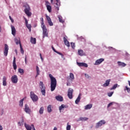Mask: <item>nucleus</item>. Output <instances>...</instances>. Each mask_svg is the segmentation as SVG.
<instances>
[{
    "label": "nucleus",
    "instance_id": "obj_1",
    "mask_svg": "<svg viewBox=\"0 0 130 130\" xmlns=\"http://www.w3.org/2000/svg\"><path fill=\"white\" fill-rule=\"evenodd\" d=\"M49 77L51 80V91L53 92L55 90V88H56V79L51 74H49Z\"/></svg>",
    "mask_w": 130,
    "mask_h": 130
},
{
    "label": "nucleus",
    "instance_id": "obj_2",
    "mask_svg": "<svg viewBox=\"0 0 130 130\" xmlns=\"http://www.w3.org/2000/svg\"><path fill=\"white\" fill-rule=\"evenodd\" d=\"M30 98L32 99L34 102L38 101V96L35 94L33 91L30 92Z\"/></svg>",
    "mask_w": 130,
    "mask_h": 130
},
{
    "label": "nucleus",
    "instance_id": "obj_3",
    "mask_svg": "<svg viewBox=\"0 0 130 130\" xmlns=\"http://www.w3.org/2000/svg\"><path fill=\"white\" fill-rule=\"evenodd\" d=\"M25 9H24V12L26 15H27L28 17H31V15H32V13L30 12V7L28 5H25Z\"/></svg>",
    "mask_w": 130,
    "mask_h": 130
},
{
    "label": "nucleus",
    "instance_id": "obj_4",
    "mask_svg": "<svg viewBox=\"0 0 130 130\" xmlns=\"http://www.w3.org/2000/svg\"><path fill=\"white\" fill-rule=\"evenodd\" d=\"M40 89H41V92L42 93V95L44 96H45V86H44V84H43V82L42 81H41L40 82Z\"/></svg>",
    "mask_w": 130,
    "mask_h": 130
},
{
    "label": "nucleus",
    "instance_id": "obj_5",
    "mask_svg": "<svg viewBox=\"0 0 130 130\" xmlns=\"http://www.w3.org/2000/svg\"><path fill=\"white\" fill-rule=\"evenodd\" d=\"M41 27L43 30V38H44V37H48V32H47V28H46V26H43Z\"/></svg>",
    "mask_w": 130,
    "mask_h": 130
},
{
    "label": "nucleus",
    "instance_id": "obj_6",
    "mask_svg": "<svg viewBox=\"0 0 130 130\" xmlns=\"http://www.w3.org/2000/svg\"><path fill=\"white\" fill-rule=\"evenodd\" d=\"M73 93H74V89L70 88L68 91V96L69 99H73Z\"/></svg>",
    "mask_w": 130,
    "mask_h": 130
},
{
    "label": "nucleus",
    "instance_id": "obj_7",
    "mask_svg": "<svg viewBox=\"0 0 130 130\" xmlns=\"http://www.w3.org/2000/svg\"><path fill=\"white\" fill-rule=\"evenodd\" d=\"M105 123H106V122H105V120H102L99 122H98V123H96L95 128H99L100 126L103 125V124H105Z\"/></svg>",
    "mask_w": 130,
    "mask_h": 130
},
{
    "label": "nucleus",
    "instance_id": "obj_8",
    "mask_svg": "<svg viewBox=\"0 0 130 130\" xmlns=\"http://www.w3.org/2000/svg\"><path fill=\"white\" fill-rule=\"evenodd\" d=\"M45 6L49 13H51L52 8H51V6H50V3L48 2V1H46Z\"/></svg>",
    "mask_w": 130,
    "mask_h": 130
},
{
    "label": "nucleus",
    "instance_id": "obj_9",
    "mask_svg": "<svg viewBox=\"0 0 130 130\" xmlns=\"http://www.w3.org/2000/svg\"><path fill=\"white\" fill-rule=\"evenodd\" d=\"M11 81L14 84H17L18 83V76L17 75H14L11 77Z\"/></svg>",
    "mask_w": 130,
    "mask_h": 130
},
{
    "label": "nucleus",
    "instance_id": "obj_10",
    "mask_svg": "<svg viewBox=\"0 0 130 130\" xmlns=\"http://www.w3.org/2000/svg\"><path fill=\"white\" fill-rule=\"evenodd\" d=\"M4 55L5 56H8V53L9 52V46L7 44L5 45V48H4Z\"/></svg>",
    "mask_w": 130,
    "mask_h": 130
},
{
    "label": "nucleus",
    "instance_id": "obj_11",
    "mask_svg": "<svg viewBox=\"0 0 130 130\" xmlns=\"http://www.w3.org/2000/svg\"><path fill=\"white\" fill-rule=\"evenodd\" d=\"M104 61V58H100L98 60H96L94 63V66H98L99 64H100L102 62H103Z\"/></svg>",
    "mask_w": 130,
    "mask_h": 130
},
{
    "label": "nucleus",
    "instance_id": "obj_12",
    "mask_svg": "<svg viewBox=\"0 0 130 130\" xmlns=\"http://www.w3.org/2000/svg\"><path fill=\"white\" fill-rule=\"evenodd\" d=\"M24 111H25L26 113H28V114H30V113H31V109H30V108L28 106V105L27 104L25 105Z\"/></svg>",
    "mask_w": 130,
    "mask_h": 130
},
{
    "label": "nucleus",
    "instance_id": "obj_13",
    "mask_svg": "<svg viewBox=\"0 0 130 130\" xmlns=\"http://www.w3.org/2000/svg\"><path fill=\"white\" fill-rule=\"evenodd\" d=\"M46 17L49 25L50 26H53V23H52V21H51V19L50 18V17L47 15H46Z\"/></svg>",
    "mask_w": 130,
    "mask_h": 130
},
{
    "label": "nucleus",
    "instance_id": "obj_14",
    "mask_svg": "<svg viewBox=\"0 0 130 130\" xmlns=\"http://www.w3.org/2000/svg\"><path fill=\"white\" fill-rule=\"evenodd\" d=\"M56 3L55 4V8H56L57 11L59 10V7H60V0H56Z\"/></svg>",
    "mask_w": 130,
    "mask_h": 130
},
{
    "label": "nucleus",
    "instance_id": "obj_15",
    "mask_svg": "<svg viewBox=\"0 0 130 130\" xmlns=\"http://www.w3.org/2000/svg\"><path fill=\"white\" fill-rule=\"evenodd\" d=\"M63 41L65 45L67 46L68 47H70L71 46V45L70 44V42H69V41L66 38V37L63 38Z\"/></svg>",
    "mask_w": 130,
    "mask_h": 130
},
{
    "label": "nucleus",
    "instance_id": "obj_16",
    "mask_svg": "<svg viewBox=\"0 0 130 130\" xmlns=\"http://www.w3.org/2000/svg\"><path fill=\"white\" fill-rule=\"evenodd\" d=\"M52 49L53 50V51L54 52H55L56 53H57V54H59V55H61L62 58H63V54H62V53L56 51V50H55V49L54 48V47H53V46H52Z\"/></svg>",
    "mask_w": 130,
    "mask_h": 130
},
{
    "label": "nucleus",
    "instance_id": "obj_17",
    "mask_svg": "<svg viewBox=\"0 0 130 130\" xmlns=\"http://www.w3.org/2000/svg\"><path fill=\"white\" fill-rule=\"evenodd\" d=\"M55 99L57 101H60V102H62V101H63V98H62V96H61V95L56 96Z\"/></svg>",
    "mask_w": 130,
    "mask_h": 130
},
{
    "label": "nucleus",
    "instance_id": "obj_18",
    "mask_svg": "<svg viewBox=\"0 0 130 130\" xmlns=\"http://www.w3.org/2000/svg\"><path fill=\"white\" fill-rule=\"evenodd\" d=\"M89 119L87 117H80L77 121H86Z\"/></svg>",
    "mask_w": 130,
    "mask_h": 130
},
{
    "label": "nucleus",
    "instance_id": "obj_19",
    "mask_svg": "<svg viewBox=\"0 0 130 130\" xmlns=\"http://www.w3.org/2000/svg\"><path fill=\"white\" fill-rule=\"evenodd\" d=\"M11 30H12V34L13 36H15L16 35V28L15 26L11 25Z\"/></svg>",
    "mask_w": 130,
    "mask_h": 130
},
{
    "label": "nucleus",
    "instance_id": "obj_20",
    "mask_svg": "<svg viewBox=\"0 0 130 130\" xmlns=\"http://www.w3.org/2000/svg\"><path fill=\"white\" fill-rule=\"evenodd\" d=\"M77 64H78V66H79V67H85V68H88V64H87V63H86L77 62Z\"/></svg>",
    "mask_w": 130,
    "mask_h": 130
},
{
    "label": "nucleus",
    "instance_id": "obj_21",
    "mask_svg": "<svg viewBox=\"0 0 130 130\" xmlns=\"http://www.w3.org/2000/svg\"><path fill=\"white\" fill-rule=\"evenodd\" d=\"M13 66L14 70H17V64H16V57H14L13 61Z\"/></svg>",
    "mask_w": 130,
    "mask_h": 130
},
{
    "label": "nucleus",
    "instance_id": "obj_22",
    "mask_svg": "<svg viewBox=\"0 0 130 130\" xmlns=\"http://www.w3.org/2000/svg\"><path fill=\"white\" fill-rule=\"evenodd\" d=\"M110 83V79L107 80L106 81L105 83L103 84V87H108V86H109V84Z\"/></svg>",
    "mask_w": 130,
    "mask_h": 130
},
{
    "label": "nucleus",
    "instance_id": "obj_23",
    "mask_svg": "<svg viewBox=\"0 0 130 130\" xmlns=\"http://www.w3.org/2000/svg\"><path fill=\"white\" fill-rule=\"evenodd\" d=\"M78 54L80 56H83V55H85V53H84V51H83V50H78Z\"/></svg>",
    "mask_w": 130,
    "mask_h": 130
},
{
    "label": "nucleus",
    "instance_id": "obj_24",
    "mask_svg": "<svg viewBox=\"0 0 130 130\" xmlns=\"http://www.w3.org/2000/svg\"><path fill=\"white\" fill-rule=\"evenodd\" d=\"M57 18H58L60 23H62V24H63V23H64V20H62V17L61 16L58 15Z\"/></svg>",
    "mask_w": 130,
    "mask_h": 130
},
{
    "label": "nucleus",
    "instance_id": "obj_25",
    "mask_svg": "<svg viewBox=\"0 0 130 130\" xmlns=\"http://www.w3.org/2000/svg\"><path fill=\"white\" fill-rule=\"evenodd\" d=\"M24 126L27 130H32V127L30 125L27 124V123H24Z\"/></svg>",
    "mask_w": 130,
    "mask_h": 130
},
{
    "label": "nucleus",
    "instance_id": "obj_26",
    "mask_svg": "<svg viewBox=\"0 0 130 130\" xmlns=\"http://www.w3.org/2000/svg\"><path fill=\"white\" fill-rule=\"evenodd\" d=\"M80 100H81V94H79L78 98L75 101L76 104H79V102H80Z\"/></svg>",
    "mask_w": 130,
    "mask_h": 130
},
{
    "label": "nucleus",
    "instance_id": "obj_27",
    "mask_svg": "<svg viewBox=\"0 0 130 130\" xmlns=\"http://www.w3.org/2000/svg\"><path fill=\"white\" fill-rule=\"evenodd\" d=\"M92 107V104H88L85 106V110H88V109H91Z\"/></svg>",
    "mask_w": 130,
    "mask_h": 130
},
{
    "label": "nucleus",
    "instance_id": "obj_28",
    "mask_svg": "<svg viewBox=\"0 0 130 130\" xmlns=\"http://www.w3.org/2000/svg\"><path fill=\"white\" fill-rule=\"evenodd\" d=\"M117 63L118 66H119L120 67H122L123 68L125 67V66H126V63H124V62H122L118 61Z\"/></svg>",
    "mask_w": 130,
    "mask_h": 130
},
{
    "label": "nucleus",
    "instance_id": "obj_29",
    "mask_svg": "<svg viewBox=\"0 0 130 130\" xmlns=\"http://www.w3.org/2000/svg\"><path fill=\"white\" fill-rule=\"evenodd\" d=\"M30 42L32 44H36V38H31Z\"/></svg>",
    "mask_w": 130,
    "mask_h": 130
},
{
    "label": "nucleus",
    "instance_id": "obj_30",
    "mask_svg": "<svg viewBox=\"0 0 130 130\" xmlns=\"http://www.w3.org/2000/svg\"><path fill=\"white\" fill-rule=\"evenodd\" d=\"M3 86H7V78L6 76H4L3 77Z\"/></svg>",
    "mask_w": 130,
    "mask_h": 130
},
{
    "label": "nucleus",
    "instance_id": "obj_31",
    "mask_svg": "<svg viewBox=\"0 0 130 130\" xmlns=\"http://www.w3.org/2000/svg\"><path fill=\"white\" fill-rule=\"evenodd\" d=\"M14 41L17 45H18V44H20V45H21V42H20V39L15 38L14 39Z\"/></svg>",
    "mask_w": 130,
    "mask_h": 130
},
{
    "label": "nucleus",
    "instance_id": "obj_32",
    "mask_svg": "<svg viewBox=\"0 0 130 130\" xmlns=\"http://www.w3.org/2000/svg\"><path fill=\"white\" fill-rule=\"evenodd\" d=\"M47 111L49 112V113H50L52 111V110L51 109V105H49L47 107Z\"/></svg>",
    "mask_w": 130,
    "mask_h": 130
},
{
    "label": "nucleus",
    "instance_id": "obj_33",
    "mask_svg": "<svg viewBox=\"0 0 130 130\" xmlns=\"http://www.w3.org/2000/svg\"><path fill=\"white\" fill-rule=\"evenodd\" d=\"M36 70H37V75L36 77H37V76H39L40 71H39V67L38 66H36Z\"/></svg>",
    "mask_w": 130,
    "mask_h": 130
},
{
    "label": "nucleus",
    "instance_id": "obj_34",
    "mask_svg": "<svg viewBox=\"0 0 130 130\" xmlns=\"http://www.w3.org/2000/svg\"><path fill=\"white\" fill-rule=\"evenodd\" d=\"M70 78L71 81H73V80H75V76H74V74L70 73Z\"/></svg>",
    "mask_w": 130,
    "mask_h": 130
},
{
    "label": "nucleus",
    "instance_id": "obj_35",
    "mask_svg": "<svg viewBox=\"0 0 130 130\" xmlns=\"http://www.w3.org/2000/svg\"><path fill=\"white\" fill-rule=\"evenodd\" d=\"M65 107H66V106H64V105H61V106H60L59 108V110L60 111V112H61V110H62V109L65 108Z\"/></svg>",
    "mask_w": 130,
    "mask_h": 130
},
{
    "label": "nucleus",
    "instance_id": "obj_36",
    "mask_svg": "<svg viewBox=\"0 0 130 130\" xmlns=\"http://www.w3.org/2000/svg\"><path fill=\"white\" fill-rule=\"evenodd\" d=\"M44 111V108L43 107H42L40 110H39V113L40 114H43V111Z\"/></svg>",
    "mask_w": 130,
    "mask_h": 130
},
{
    "label": "nucleus",
    "instance_id": "obj_37",
    "mask_svg": "<svg viewBox=\"0 0 130 130\" xmlns=\"http://www.w3.org/2000/svg\"><path fill=\"white\" fill-rule=\"evenodd\" d=\"M18 72L19 73H20V74H21V75H23V74H24V70L22 69L21 68H19L18 69Z\"/></svg>",
    "mask_w": 130,
    "mask_h": 130
},
{
    "label": "nucleus",
    "instance_id": "obj_38",
    "mask_svg": "<svg viewBox=\"0 0 130 130\" xmlns=\"http://www.w3.org/2000/svg\"><path fill=\"white\" fill-rule=\"evenodd\" d=\"M41 27H43V26H45L44 24V21L43 20V18H41Z\"/></svg>",
    "mask_w": 130,
    "mask_h": 130
},
{
    "label": "nucleus",
    "instance_id": "obj_39",
    "mask_svg": "<svg viewBox=\"0 0 130 130\" xmlns=\"http://www.w3.org/2000/svg\"><path fill=\"white\" fill-rule=\"evenodd\" d=\"M24 101V99H21L19 102V106L22 107L23 106V102Z\"/></svg>",
    "mask_w": 130,
    "mask_h": 130
},
{
    "label": "nucleus",
    "instance_id": "obj_40",
    "mask_svg": "<svg viewBox=\"0 0 130 130\" xmlns=\"http://www.w3.org/2000/svg\"><path fill=\"white\" fill-rule=\"evenodd\" d=\"M117 88V84H115L113 86L112 88H111L110 90H114L115 89H116Z\"/></svg>",
    "mask_w": 130,
    "mask_h": 130
},
{
    "label": "nucleus",
    "instance_id": "obj_41",
    "mask_svg": "<svg viewBox=\"0 0 130 130\" xmlns=\"http://www.w3.org/2000/svg\"><path fill=\"white\" fill-rule=\"evenodd\" d=\"M20 48L21 53H22V54H24V50L23 49V47H22V45L21 44L20 46Z\"/></svg>",
    "mask_w": 130,
    "mask_h": 130
},
{
    "label": "nucleus",
    "instance_id": "obj_42",
    "mask_svg": "<svg viewBox=\"0 0 130 130\" xmlns=\"http://www.w3.org/2000/svg\"><path fill=\"white\" fill-rule=\"evenodd\" d=\"M71 47L73 49H75V47H76V45L75 43H71Z\"/></svg>",
    "mask_w": 130,
    "mask_h": 130
},
{
    "label": "nucleus",
    "instance_id": "obj_43",
    "mask_svg": "<svg viewBox=\"0 0 130 130\" xmlns=\"http://www.w3.org/2000/svg\"><path fill=\"white\" fill-rule=\"evenodd\" d=\"M114 104V102H111V103H110L108 106H107V108H109V107L110 106H111V105H113V104Z\"/></svg>",
    "mask_w": 130,
    "mask_h": 130
},
{
    "label": "nucleus",
    "instance_id": "obj_44",
    "mask_svg": "<svg viewBox=\"0 0 130 130\" xmlns=\"http://www.w3.org/2000/svg\"><path fill=\"white\" fill-rule=\"evenodd\" d=\"M112 95H113V92H111L108 93V95L109 96V97H111V96H112Z\"/></svg>",
    "mask_w": 130,
    "mask_h": 130
},
{
    "label": "nucleus",
    "instance_id": "obj_45",
    "mask_svg": "<svg viewBox=\"0 0 130 130\" xmlns=\"http://www.w3.org/2000/svg\"><path fill=\"white\" fill-rule=\"evenodd\" d=\"M124 90H126L128 93L130 92V88L127 87V86H125V89Z\"/></svg>",
    "mask_w": 130,
    "mask_h": 130
},
{
    "label": "nucleus",
    "instance_id": "obj_46",
    "mask_svg": "<svg viewBox=\"0 0 130 130\" xmlns=\"http://www.w3.org/2000/svg\"><path fill=\"white\" fill-rule=\"evenodd\" d=\"M67 130H71V125H69V123L67 126Z\"/></svg>",
    "mask_w": 130,
    "mask_h": 130
},
{
    "label": "nucleus",
    "instance_id": "obj_47",
    "mask_svg": "<svg viewBox=\"0 0 130 130\" xmlns=\"http://www.w3.org/2000/svg\"><path fill=\"white\" fill-rule=\"evenodd\" d=\"M26 27H27V28L28 29H31V25H30V24H26Z\"/></svg>",
    "mask_w": 130,
    "mask_h": 130
},
{
    "label": "nucleus",
    "instance_id": "obj_48",
    "mask_svg": "<svg viewBox=\"0 0 130 130\" xmlns=\"http://www.w3.org/2000/svg\"><path fill=\"white\" fill-rule=\"evenodd\" d=\"M9 19L10 20H11L12 23H14V19H13V18H12V17H11V16H9Z\"/></svg>",
    "mask_w": 130,
    "mask_h": 130
},
{
    "label": "nucleus",
    "instance_id": "obj_49",
    "mask_svg": "<svg viewBox=\"0 0 130 130\" xmlns=\"http://www.w3.org/2000/svg\"><path fill=\"white\" fill-rule=\"evenodd\" d=\"M24 20H25V24H26V25H28V20H27V19H26V18H25V17H24Z\"/></svg>",
    "mask_w": 130,
    "mask_h": 130
},
{
    "label": "nucleus",
    "instance_id": "obj_50",
    "mask_svg": "<svg viewBox=\"0 0 130 130\" xmlns=\"http://www.w3.org/2000/svg\"><path fill=\"white\" fill-rule=\"evenodd\" d=\"M25 62L26 64H27V56H25Z\"/></svg>",
    "mask_w": 130,
    "mask_h": 130
},
{
    "label": "nucleus",
    "instance_id": "obj_51",
    "mask_svg": "<svg viewBox=\"0 0 130 130\" xmlns=\"http://www.w3.org/2000/svg\"><path fill=\"white\" fill-rule=\"evenodd\" d=\"M67 86H71V83H70V82H67Z\"/></svg>",
    "mask_w": 130,
    "mask_h": 130
},
{
    "label": "nucleus",
    "instance_id": "obj_52",
    "mask_svg": "<svg viewBox=\"0 0 130 130\" xmlns=\"http://www.w3.org/2000/svg\"><path fill=\"white\" fill-rule=\"evenodd\" d=\"M0 130H3V126L0 125Z\"/></svg>",
    "mask_w": 130,
    "mask_h": 130
},
{
    "label": "nucleus",
    "instance_id": "obj_53",
    "mask_svg": "<svg viewBox=\"0 0 130 130\" xmlns=\"http://www.w3.org/2000/svg\"><path fill=\"white\" fill-rule=\"evenodd\" d=\"M18 124H19V125H20V126L22 125V124H21V122H18Z\"/></svg>",
    "mask_w": 130,
    "mask_h": 130
},
{
    "label": "nucleus",
    "instance_id": "obj_54",
    "mask_svg": "<svg viewBox=\"0 0 130 130\" xmlns=\"http://www.w3.org/2000/svg\"><path fill=\"white\" fill-rule=\"evenodd\" d=\"M53 130H57V128H56V127H55L53 129Z\"/></svg>",
    "mask_w": 130,
    "mask_h": 130
},
{
    "label": "nucleus",
    "instance_id": "obj_55",
    "mask_svg": "<svg viewBox=\"0 0 130 130\" xmlns=\"http://www.w3.org/2000/svg\"><path fill=\"white\" fill-rule=\"evenodd\" d=\"M85 77H89V75H87V74H85Z\"/></svg>",
    "mask_w": 130,
    "mask_h": 130
},
{
    "label": "nucleus",
    "instance_id": "obj_56",
    "mask_svg": "<svg viewBox=\"0 0 130 130\" xmlns=\"http://www.w3.org/2000/svg\"><path fill=\"white\" fill-rule=\"evenodd\" d=\"M0 32H2V27L0 26Z\"/></svg>",
    "mask_w": 130,
    "mask_h": 130
},
{
    "label": "nucleus",
    "instance_id": "obj_57",
    "mask_svg": "<svg viewBox=\"0 0 130 130\" xmlns=\"http://www.w3.org/2000/svg\"><path fill=\"white\" fill-rule=\"evenodd\" d=\"M40 58L42 59V60H43V58L42 57V56H41Z\"/></svg>",
    "mask_w": 130,
    "mask_h": 130
},
{
    "label": "nucleus",
    "instance_id": "obj_58",
    "mask_svg": "<svg viewBox=\"0 0 130 130\" xmlns=\"http://www.w3.org/2000/svg\"><path fill=\"white\" fill-rule=\"evenodd\" d=\"M51 3H53V0H51Z\"/></svg>",
    "mask_w": 130,
    "mask_h": 130
},
{
    "label": "nucleus",
    "instance_id": "obj_59",
    "mask_svg": "<svg viewBox=\"0 0 130 130\" xmlns=\"http://www.w3.org/2000/svg\"><path fill=\"white\" fill-rule=\"evenodd\" d=\"M40 56L41 57V56H42V55H41V53L40 54Z\"/></svg>",
    "mask_w": 130,
    "mask_h": 130
}]
</instances>
